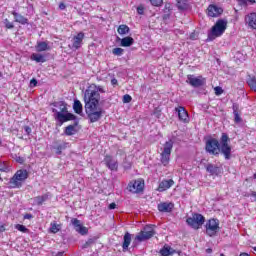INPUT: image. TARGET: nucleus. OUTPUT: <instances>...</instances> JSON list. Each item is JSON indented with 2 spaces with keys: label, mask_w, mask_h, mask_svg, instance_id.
<instances>
[{
  "label": "nucleus",
  "mask_w": 256,
  "mask_h": 256,
  "mask_svg": "<svg viewBox=\"0 0 256 256\" xmlns=\"http://www.w3.org/2000/svg\"><path fill=\"white\" fill-rule=\"evenodd\" d=\"M101 93H106L105 87L92 83L84 91V109L90 123H97L103 117L105 110L99 104Z\"/></svg>",
  "instance_id": "nucleus-1"
},
{
  "label": "nucleus",
  "mask_w": 256,
  "mask_h": 256,
  "mask_svg": "<svg viewBox=\"0 0 256 256\" xmlns=\"http://www.w3.org/2000/svg\"><path fill=\"white\" fill-rule=\"evenodd\" d=\"M229 141L231 139L227 133H222L220 143L217 138H209L205 143V151L215 157L222 153L226 161H229L231 159V145H229Z\"/></svg>",
  "instance_id": "nucleus-2"
},
{
  "label": "nucleus",
  "mask_w": 256,
  "mask_h": 256,
  "mask_svg": "<svg viewBox=\"0 0 256 256\" xmlns=\"http://www.w3.org/2000/svg\"><path fill=\"white\" fill-rule=\"evenodd\" d=\"M52 105L60 109V111H57L55 108L52 109V112L55 113V119L60 125L67 123V121H75L77 119V116L69 112L65 101L54 102Z\"/></svg>",
  "instance_id": "nucleus-3"
},
{
  "label": "nucleus",
  "mask_w": 256,
  "mask_h": 256,
  "mask_svg": "<svg viewBox=\"0 0 256 256\" xmlns=\"http://www.w3.org/2000/svg\"><path fill=\"white\" fill-rule=\"evenodd\" d=\"M28 178L29 172L26 169L18 170L9 180L10 189H21Z\"/></svg>",
  "instance_id": "nucleus-4"
},
{
  "label": "nucleus",
  "mask_w": 256,
  "mask_h": 256,
  "mask_svg": "<svg viewBox=\"0 0 256 256\" xmlns=\"http://www.w3.org/2000/svg\"><path fill=\"white\" fill-rule=\"evenodd\" d=\"M173 151V140H169L164 144V150L160 154V161L164 167L169 165V161H171V152Z\"/></svg>",
  "instance_id": "nucleus-5"
},
{
  "label": "nucleus",
  "mask_w": 256,
  "mask_h": 256,
  "mask_svg": "<svg viewBox=\"0 0 256 256\" xmlns=\"http://www.w3.org/2000/svg\"><path fill=\"white\" fill-rule=\"evenodd\" d=\"M127 190L130 193H134L136 195H139V193H143L145 191V180L142 178L132 180L128 183Z\"/></svg>",
  "instance_id": "nucleus-6"
},
{
  "label": "nucleus",
  "mask_w": 256,
  "mask_h": 256,
  "mask_svg": "<svg viewBox=\"0 0 256 256\" xmlns=\"http://www.w3.org/2000/svg\"><path fill=\"white\" fill-rule=\"evenodd\" d=\"M187 225L192 227V229H201L205 223V216L199 213L192 214V217L186 219Z\"/></svg>",
  "instance_id": "nucleus-7"
},
{
  "label": "nucleus",
  "mask_w": 256,
  "mask_h": 256,
  "mask_svg": "<svg viewBox=\"0 0 256 256\" xmlns=\"http://www.w3.org/2000/svg\"><path fill=\"white\" fill-rule=\"evenodd\" d=\"M155 235V229L151 226L144 227L135 237V241L138 243H143V241H149Z\"/></svg>",
  "instance_id": "nucleus-8"
},
{
  "label": "nucleus",
  "mask_w": 256,
  "mask_h": 256,
  "mask_svg": "<svg viewBox=\"0 0 256 256\" xmlns=\"http://www.w3.org/2000/svg\"><path fill=\"white\" fill-rule=\"evenodd\" d=\"M225 31H227V21L219 19L211 28V35H213V37H221Z\"/></svg>",
  "instance_id": "nucleus-9"
},
{
  "label": "nucleus",
  "mask_w": 256,
  "mask_h": 256,
  "mask_svg": "<svg viewBox=\"0 0 256 256\" xmlns=\"http://www.w3.org/2000/svg\"><path fill=\"white\" fill-rule=\"evenodd\" d=\"M186 83H188V85H191V87H194V88L203 87V85L207 83V79H205V77L203 76L195 77L191 74H188Z\"/></svg>",
  "instance_id": "nucleus-10"
},
{
  "label": "nucleus",
  "mask_w": 256,
  "mask_h": 256,
  "mask_svg": "<svg viewBox=\"0 0 256 256\" xmlns=\"http://www.w3.org/2000/svg\"><path fill=\"white\" fill-rule=\"evenodd\" d=\"M217 231H219V220L212 218L208 220L206 223V233L209 237H213L217 235Z\"/></svg>",
  "instance_id": "nucleus-11"
},
{
  "label": "nucleus",
  "mask_w": 256,
  "mask_h": 256,
  "mask_svg": "<svg viewBox=\"0 0 256 256\" xmlns=\"http://www.w3.org/2000/svg\"><path fill=\"white\" fill-rule=\"evenodd\" d=\"M206 15L208 17H219L220 15H223V8L218 7L215 4H210L206 10Z\"/></svg>",
  "instance_id": "nucleus-12"
},
{
  "label": "nucleus",
  "mask_w": 256,
  "mask_h": 256,
  "mask_svg": "<svg viewBox=\"0 0 256 256\" xmlns=\"http://www.w3.org/2000/svg\"><path fill=\"white\" fill-rule=\"evenodd\" d=\"M175 185V180L173 179H163L159 182V185L156 189L159 193H163L164 191H168V189H171Z\"/></svg>",
  "instance_id": "nucleus-13"
},
{
  "label": "nucleus",
  "mask_w": 256,
  "mask_h": 256,
  "mask_svg": "<svg viewBox=\"0 0 256 256\" xmlns=\"http://www.w3.org/2000/svg\"><path fill=\"white\" fill-rule=\"evenodd\" d=\"M245 25L248 29L256 31V12L248 13L245 18Z\"/></svg>",
  "instance_id": "nucleus-14"
},
{
  "label": "nucleus",
  "mask_w": 256,
  "mask_h": 256,
  "mask_svg": "<svg viewBox=\"0 0 256 256\" xmlns=\"http://www.w3.org/2000/svg\"><path fill=\"white\" fill-rule=\"evenodd\" d=\"M104 163L106 167L110 169V171H118L119 169V162L117 160L113 159V156L106 155L104 157Z\"/></svg>",
  "instance_id": "nucleus-15"
},
{
  "label": "nucleus",
  "mask_w": 256,
  "mask_h": 256,
  "mask_svg": "<svg viewBox=\"0 0 256 256\" xmlns=\"http://www.w3.org/2000/svg\"><path fill=\"white\" fill-rule=\"evenodd\" d=\"M176 113H178V119L182 123H189V112L183 106L175 108Z\"/></svg>",
  "instance_id": "nucleus-16"
},
{
  "label": "nucleus",
  "mask_w": 256,
  "mask_h": 256,
  "mask_svg": "<svg viewBox=\"0 0 256 256\" xmlns=\"http://www.w3.org/2000/svg\"><path fill=\"white\" fill-rule=\"evenodd\" d=\"M157 209L160 213H171L175 209V204L173 202H160Z\"/></svg>",
  "instance_id": "nucleus-17"
},
{
  "label": "nucleus",
  "mask_w": 256,
  "mask_h": 256,
  "mask_svg": "<svg viewBox=\"0 0 256 256\" xmlns=\"http://www.w3.org/2000/svg\"><path fill=\"white\" fill-rule=\"evenodd\" d=\"M85 39V33L79 32L76 36L73 37V49H81V45H83V40Z\"/></svg>",
  "instance_id": "nucleus-18"
},
{
  "label": "nucleus",
  "mask_w": 256,
  "mask_h": 256,
  "mask_svg": "<svg viewBox=\"0 0 256 256\" xmlns=\"http://www.w3.org/2000/svg\"><path fill=\"white\" fill-rule=\"evenodd\" d=\"M49 197H51V193L47 192L41 196H36L33 198L34 205H37L38 207H41L43 203H46V201H49Z\"/></svg>",
  "instance_id": "nucleus-19"
},
{
  "label": "nucleus",
  "mask_w": 256,
  "mask_h": 256,
  "mask_svg": "<svg viewBox=\"0 0 256 256\" xmlns=\"http://www.w3.org/2000/svg\"><path fill=\"white\" fill-rule=\"evenodd\" d=\"M11 15H13L15 23H19L20 25H29V19L25 16L17 13L16 11H12Z\"/></svg>",
  "instance_id": "nucleus-20"
},
{
  "label": "nucleus",
  "mask_w": 256,
  "mask_h": 256,
  "mask_svg": "<svg viewBox=\"0 0 256 256\" xmlns=\"http://www.w3.org/2000/svg\"><path fill=\"white\" fill-rule=\"evenodd\" d=\"M72 225L76 228L79 229V231L82 233V235H86L87 233V227H84L81 225V221L77 218H72L71 219Z\"/></svg>",
  "instance_id": "nucleus-21"
},
{
  "label": "nucleus",
  "mask_w": 256,
  "mask_h": 256,
  "mask_svg": "<svg viewBox=\"0 0 256 256\" xmlns=\"http://www.w3.org/2000/svg\"><path fill=\"white\" fill-rule=\"evenodd\" d=\"M129 245H131V233L126 232L123 237L122 249L123 251H129Z\"/></svg>",
  "instance_id": "nucleus-22"
},
{
  "label": "nucleus",
  "mask_w": 256,
  "mask_h": 256,
  "mask_svg": "<svg viewBox=\"0 0 256 256\" xmlns=\"http://www.w3.org/2000/svg\"><path fill=\"white\" fill-rule=\"evenodd\" d=\"M206 171L207 173H210V175H219V173H221V169L219 168V166L213 165V164H208L206 166Z\"/></svg>",
  "instance_id": "nucleus-23"
},
{
  "label": "nucleus",
  "mask_w": 256,
  "mask_h": 256,
  "mask_svg": "<svg viewBox=\"0 0 256 256\" xmlns=\"http://www.w3.org/2000/svg\"><path fill=\"white\" fill-rule=\"evenodd\" d=\"M63 227V224H58L57 221H53L50 223V228H49V232L53 233L54 235L59 233V231H61Z\"/></svg>",
  "instance_id": "nucleus-24"
},
{
  "label": "nucleus",
  "mask_w": 256,
  "mask_h": 256,
  "mask_svg": "<svg viewBox=\"0 0 256 256\" xmlns=\"http://www.w3.org/2000/svg\"><path fill=\"white\" fill-rule=\"evenodd\" d=\"M135 43V39L131 36H126L120 40L121 47H131Z\"/></svg>",
  "instance_id": "nucleus-25"
},
{
  "label": "nucleus",
  "mask_w": 256,
  "mask_h": 256,
  "mask_svg": "<svg viewBox=\"0 0 256 256\" xmlns=\"http://www.w3.org/2000/svg\"><path fill=\"white\" fill-rule=\"evenodd\" d=\"M73 109L77 115H81L83 113V104L80 100H74Z\"/></svg>",
  "instance_id": "nucleus-26"
},
{
  "label": "nucleus",
  "mask_w": 256,
  "mask_h": 256,
  "mask_svg": "<svg viewBox=\"0 0 256 256\" xmlns=\"http://www.w3.org/2000/svg\"><path fill=\"white\" fill-rule=\"evenodd\" d=\"M131 31V28H129V26H127L126 24H121L118 29L117 32L119 35H129V32Z\"/></svg>",
  "instance_id": "nucleus-27"
},
{
  "label": "nucleus",
  "mask_w": 256,
  "mask_h": 256,
  "mask_svg": "<svg viewBox=\"0 0 256 256\" xmlns=\"http://www.w3.org/2000/svg\"><path fill=\"white\" fill-rule=\"evenodd\" d=\"M36 51L42 53V51H49V44L47 42H37Z\"/></svg>",
  "instance_id": "nucleus-28"
},
{
  "label": "nucleus",
  "mask_w": 256,
  "mask_h": 256,
  "mask_svg": "<svg viewBox=\"0 0 256 256\" xmlns=\"http://www.w3.org/2000/svg\"><path fill=\"white\" fill-rule=\"evenodd\" d=\"M31 61H36V63H45L47 59H45V56L37 53H33L31 55Z\"/></svg>",
  "instance_id": "nucleus-29"
},
{
  "label": "nucleus",
  "mask_w": 256,
  "mask_h": 256,
  "mask_svg": "<svg viewBox=\"0 0 256 256\" xmlns=\"http://www.w3.org/2000/svg\"><path fill=\"white\" fill-rule=\"evenodd\" d=\"M247 85L250 87L251 91H254V93H256V77L255 76L248 77Z\"/></svg>",
  "instance_id": "nucleus-30"
},
{
  "label": "nucleus",
  "mask_w": 256,
  "mask_h": 256,
  "mask_svg": "<svg viewBox=\"0 0 256 256\" xmlns=\"http://www.w3.org/2000/svg\"><path fill=\"white\" fill-rule=\"evenodd\" d=\"M160 255L162 256L173 255V249L171 248V246L164 245L160 250Z\"/></svg>",
  "instance_id": "nucleus-31"
},
{
  "label": "nucleus",
  "mask_w": 256,
  "mask_h": 256,
  "mask_svg": "<svg viewBox=\"0 0 256 256\" xmlns=\"http://www.w3.org/2000/svg\"><path fill=\"white\" fill-rule=\"evenodd\" d=\"M65 135H68L71 137V135H75L77 133V130L75 129V125H68L64 130Z\"/></svg>",
  "instance_id": "nucleus-32"
},
{
  "label": "nucleus",
  "mask_w": 256,
  "mask_h": 256,
  "mask_svg": "<svg viewBox=\"0 0 256 256\" xmlns=\"http://www.w3.org/2000/svg\"><path fill=\"white\" fill-rule=\"evenodd\" d=\"M177 7L180 11H185L186 9H188L189 4H187V0H178Z\"/></svg>",
  "instance_id": "nucleus-33"
},
{
  "label": "nucleus",
  "mask_w": 256,
  "mask_h": 256,
  "mask_svg": "<svg viewBox=\"0 0 256 256\" xmlns=\"http://www.w3.org/2000/svg\"><path fill=\"white\" fill-rule=\"evenodd\" d=\"M54 149H56L57 155H61V153H63V149H67V142L59 144L58 146L54 147Z\"/></svg>",
  "instance_id": "nucleus-34"
},
{
  "label": "nucleus",
  "mask_w": 256,
  "mask_h": 256,
  "mask_svg": "<svg viewBox=\"0 0 256 256\" xmlns=\"http://www.w3.org/2000/svg\"><path fill=\"white\" fill-rule=\"evenodd\" d=\"M0 171H2V173H8L9 165L7 162L0 161Z\"/></svg>",
  "instance_id": "nucleus-35"
},
{
  "label": "nucleus",
  "mask_w": 256,
  "mask_h": 256,
  "mask_svg": "<svg viewBox=\"0 0 256 256\" xmlns=\"http://www.w3.org/2000/svg\"><path fill=\"white\" fill-rule=\"evenodd\" d=\"M171 11H172L171 3H165L163 13H165L167 17H169V15H171Z\"/></svg>",
  "instance_id": "nucleus-36"
},
{
  "label": "nucleus",
  "mask_w": 256,
  "mask_h": 256,
  "mask_svg": "<svg viewBox=\"0 0 256 256\" xmlns=\"http://www.w3.org/2000/svg\"><path fill=\"white\" fill-rule=\"evenodd\" d=\"M161 111L162 109L159 106L154 108L153 115L156 119H161Z\"/></svg>",
  "instance_id": "nucleus-37"
},
{
  "label": "nucleus",
  "mask_w": 256,
  "mask_h": 256,
  "mask_svg": "<svg viewBox=\"0 0 256 256\" xmlns=\"http://www.w3.org/2000/svg\"><path fill=\"white\" fill-rule=\"evenodd\" d=\"M124 52L125 50L123 48H114L112 50L113 55H117L118 57H121V55H123Z\"/></svg>",
  "instance_id": "nucleus-38"
},
{
  "label": "nucleus",
  "mask_w": 256,
  "mask_h": 256,
  "mask_svg": "<svg viewBox=\"0 0 256 256\" xmlns=\"http://www.w3.org/2000/svg\"><path fill=\"white\" fill-rule=\"evenodd\" d=\"M233 110L235 123H241V116H239V112L237 111V109H235V106H233Z\"/></svg>",
  "instance_id": "nucleus-39"
},
{
  "label": "nucleus",
  "mask_w": 256,
  "mask_h": 256,
  "mask_svg": "<svg viewBox=\"0 0 256 256\" xmlns=\"http://www.w3.org/2000/svg\"><path fill=\"white\" fill-rule=\"evenodd\" d=\"M15 229L20 231L21 233H27L28 229L23 224H16Z\"/></svg>",
  "instance_id": "nucleus-40"
},
{
  "label": "nucleus",
  "mask_w": 256,
  "mask_h": 256,
  "mask_svg": "<svg viewBox=\"0 0 256 256\" xmlns=\"http://www.w3.org/2000/svg\"><path fill=\"white\" fill-rule=\"evenodd\" d=\"M152 7H161L163 0H149Z\"/></svg>",
  "instance_id": "nucleus-41"
},
{
  "label": "nucleus",
  "mask_w": 256,
  "mask_h": 256,
  "mask_svg": "<svg viewBox=\"0 0 256 256\" xmlns=\"http://www.w3.org/2000/svg\"><path fill=\"white\" fill-rule=\"evenodd\" d=\"M4 25H5L6 29H13L15 27L13 22H10L9 19H7V18L4 20Z\"/></svg>",
  "instance_id": "nucleus-42"
},
{
  "label": "nucleus",
  "mask_w": 256,
  "mask_h": 256,
  "mask_svg": "<svg viewBox=\"0 0 256 256\" xmlns=\"http://www.w3.org/2000/svg\"><path fill=\"white\" fill-rule=\"evenodd\" d=\"M123 103H131L133 101V98L129 94H125L122 99Z\"/></svg>",
  "instance_id": "nucleus-43"
},
{
  "label": "nucleus",
  "mask_w": 256,
  "mask_h": 256,
  "mask_svg": "<svg viewBox=\"0 0 256 256\" xmlns=\"http://www.w3.org/2000/svg\"><path fill=\"white\" fill-rule=\"evenodd\" d=\"M215 91V95L219 96V95H223V88H221L220 86H216L214 88Z\"/></svg>",
  "instance_id": "nucleus-44"
},
{
  "label": "nucleus",
  "mask_w": 256,
  "mask_h": 256,
  "mask_svg": "<svg viewBox=\"0 0 256 256\" xmlns=\"http://www.w3.org/2000/svg\"><path fill=\"white\" fill-rule=\"evenodd\" d=\"M137 13L138 15H144L145 14V7L143 5H140L137 7Z\"/></svg>",
  "instance_id": "nucleus-45"
},
{
  "label": "nucleus",
  "mask_w": 256,
  "mask_h": 256,
  "mask_svg": "<svg viewBox=\"0 0 256 256\" xmlns=\"http://www.w3.org/2000/svg\"><path fill=\"white\" fill-rule=\"evenodd\" d=\"M239 3H251V5H255L256 4V1L255 0H237Z\"/></svg>",
  "instance_id": "nucleus-46"
},
{
  "label": "nucleus",
  "mask_w": 256,
  "mask_h": 256,
  "mask_svg": "<svg viewBox=\"0 0 256 256\" xmlns=\"http://www.w3.org/2000/svg\"><path fill=\"white\" fill-rule=\"evenodd\" d=\"M108 209L110 210L117 209V204L115 202L110 203L108 206Z\"/></svg>",
  "instance_id": "nucleus-47"
},
{
  "label": "nucleus",
  "mask_w": 256,
  "mask_h": 256,
  "mask_svg": "<svg viewBox=\"0 0 256 256\" xmlns=\"http://www.w3.org/2000/svg\"><path fill=\"white\" fill-rule=\"evenodd\" d=\"M30 85H32V87H37V79H35V78L31 79Z\"/></svg>",
  "instance_id": "nucleus-48"
},
{
  "label": "nucleus",
  "mask_w": 256,
  "mask_h": 256,
  "mask_svg": "<svg viewBox=\"0 0 256 256\" xmlns=\"http://www.w3.org/2000/svg\"><path fill=\"white\" fill-rule=\"evenodd\" d=\"M24 130H25L26 135H31V127L25 126Z\"/></svg>",
  "instance_id": "nucleus-49"
},
{
  "label": "nucleus",
  "mask_w": 256,
  "mask_h": 256,
  "mask_svg": "<svg viewBox=\"0 0 256 256\" xmlns=\"http://www.w3.org/2000/svg\"><path fill=\"white\" fill-rule=\"evenodd\" d=\"M66 7H67V6L65 5V3L60 2V4H59V9H61V11H65Z\"/></svg>",
  "instance_id": "nucleus-50"
},
{
  "label": "nucleus",
  "mask_w": 256,
  "mask_h": 256,
  "mask_svg": "<svg viewBox=\"0 0 256 256\" xmlns=\"http://www.w3.org/2000/svg\"><path fill=\"white\" fill-rule=\"evenodd\" d=\"M6 229H5V224H1L0 225V233H5Z\"/></svg>",
  "instance_id": "nucleus-51"
},
{
  "label": "nucleus",
  "mask_w": 256,
  "mask_h": 256,
  "mask_svg": "<svg viewBox=\"0 0 256 256\" xmlns=\"http://www.w3.org/2000/svg\"><path fill=\"white\" fill-rule=\"evenodd\" d=\"M33 217V214L26 213L24 215V219H31Z\"/></svg>",
  "instance_id": "nucleus-52"
},
{
  "label": "nucleus",
  "mask_w": 256,
  "mask_h": 256,
  "mask_svg": "<svg viewBox=\"0 0 256 256\" xmlns=\"http://www.w3.org/2000/svg\"><path fill=\"white\" fill-rule=\"evenodd\" d=\"M117 83H118V81H117V78H113L112 80H111V85H117Z\"/></svg>",
  "instance_id": "nucleus-53"
},
{
  "label": "nucleus",
  "mask_w": 256,
  "mask_h": 256,
  "mask_svg": "<svg viewBox=\"0 0 256 256\" xmlns=\"http://www.w3.org/2000/svg\"><path fill=\"white\" fill-rule=\"evenodd\" d=\"M16 161H17L18 163H24L25 159H23L22 157H18V158L16 159Z\"/></svg>",
  "instance_id": "nucleus-54"
},
{
  "label": "nucleus",
  "mask_w": 256,
  "mask_h": 256,
  "mask_svg": "<svg viewBox=\"0 0 256 256\" xmlns=\"http://www.w3.org/2000/svg\"><path fill=\"white\" fill-rule=\"evenodd\" d=\"M239 256H251V255H249V253H247V252H242V253H240Z\"/></svg>",
  "instance_id": "nucleus-55"
},
{
  "label": "nucleus",
  "mask_w": 256,
  "mask_h": 256,
  "mask_svg": "<svg viewBox=\"0 0 256 256\" xmlns=\"http://www.w3.org/2000/svg\"><path fill=\"white\" fill-rule=\"evenodd\" d=\"M206 253H213V249L207 248V249H206Z\"/></svg>",
  "instance_id": "nucleus-56"
},
{
  "label": "nucleus",
  "mask_w": 256,
  "mask_h": 256,
  "mask_svg": "<svg viewBox=\"0 0 256 256\" xmlns=\"http://www.w3.org/2000/svg\"><path fill=\"white\" fill-rule=\"evenodd\" d=\"M91 243H93V240H89L88 242H86V245H91Z\"/></svg>",
  "instance_id": "nucleus-57"
},
{
  "label": "nucleus",
  "mask_w": 256,
  "mask_h": 256,
  "mask_svg": "<svg viewBox=\"0 0 256 256\" xmlns=\"http://www.w3.org/2000/svg\"><path fill=\"white\" fill-rule=\"evenodd\" d=\"M253 179H256V173H254V175H253Z\"/></svg>",
  "instance_id": "nucleus-58"
},
{
  "label": "nucleus",
  "mask_w": 256,
  "mask_h": 256,
  "mask_svg": "<svg viewBox=\"0 0 256 256\" xmlns=\"http://www.w3.org/2000/svg\"><path fill=\"white\" fill-rule=\"evenodd\" d=\"M0 181H3V178H1V176H0Z\"/></svg>",
  "instance_id": "nucleus-59"
},
{
  "label": "nucleus",
  "mask_w": 256,
  "mask_h": 256,
  "mask_svg": "<svg viewBox=\"0 0 256 256\" xmlns=\"http://www.w3.org/2000/svg\"><path fill=\"white\" fill-rule=\"evenodd\" d=\"M220 256H225V254L222 253V254H220Z\"/></svg>",
  "instance_id": "nucleus-60"
},
{
  "label": "nucleus",
  "mask_w": 256,
  "mask_h": 256,
  "mask_svg": "<svg viewBox=\"0 0 256 256\" xmlns=\"http://www.w3.org/2000/svg\"><path fill=\"white\" fill-rule=\"evenodd\" d=\"M1 143H2V142H1V140H0V145H1Z\"/></svg>",
  "instance_id": "nucleus-61"
}]
</instances>
